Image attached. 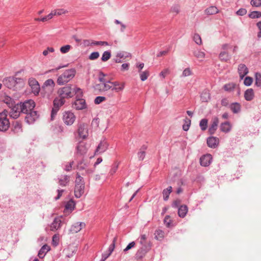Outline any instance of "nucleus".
Masks as SVG:
<instances>
[{
	"instance_id": "obj_1",
	"label": "nucleus",
	"mask_w": 261,
	"mask_h": 261,
	"mask_svg": "<svg viewBox=\"0 0 261 261\" xmlns=\"http://www.w3.org/2000/svg\"><path fill=\"white\" fill-rule=\"evenodd\" d=\"M57 93L60 97L68 98L72 97L74 95L76 97H82L83 91L82 89L75 86L68 85L58 89Z\"/></svg>"
},
{
	"instance_id": "obj_2",
	"label": "nucleus",
	"mask_w": 261,
	"mask_h": 261,
	"mask_svg": "<svg viewBox=\"0 0 261 261\" xmlns=\"http://www.w3.org/2000/svg\"><path fill=\"white\" fill-rule=\"evenodd\" d=\"M76 70L72 68L66 70L61 74L57 79V83L59 85H63L71 81L75 76Z\"/></svg>"
},
{
	"instance_id": "obj_3",
	"label": "nucleus",
	"mask_w": 261,
	"mask_h": 261,
	"mask_svg": "<svg viewBox=\"0 0 261 261\" xmlns=\"http://www.w3.org/2000/svg\"><path fill=\"white\" fill-rule=\"evenodd\" d=\"M147 236L145 234H142L140 238V243L142 247L137 252V257L138 258H142L145 254L150 249L151 245L150 243H146Z\"/></svg>"
},
{
	"instance_id": "obj_4",
	"label": "nucleus",
	"mask_w": 261,
	"mask_h": 261,
	"mask_svg": "<svg viewBox=\"0 0 261 261\" xmlns=\"http://www.w3.org/2000/svg\"><path fill=\"white\" fill-rule=\"evenodd\" d=\"M8 111L4 110L0 113V131L5 132L10 127V122L7 118Z\"/></svg>"
},
{
	"instance_id": "obj_5",
	"label": "nucleus",
	"mask_w": 261,
	"mask_h": 261,
	"mask_svg": "<svg viewBox=\"0 0 261 261\" xmlns=\"http://www.w3.org/2000/svg\"><path fill=\"white\" fill-rule=\"evenodd\" d=\"M19 105L21 106V113L25 114L34 111L35 107V103L32 99L26 100L23 103H20Z\"/></svg>"
},
{
	"instance_id": "obj_6",
	"label": "nucleus",
	"mask_w": 261,
	"mask_h": 261,
	"mask_svg": "<svg viewBox=\"0 0 261 261\" xmlns=\"http://www.w3.org/2000/svg\"><path fill=\"white\" fill-rule=\"evenodd\" d=\"M63 120L65 124L71 125L75 121V116L73 113L66 111L63 114Z\"/></svg>"
},
{
	"instance_id": "obj_7",
	"label": "nucleus",
	"mask_w": 261,
	"mask_h": 261,
	"mask_svg": "<svg viewBox=\"0 0 261 261\" xmlns=\"http://www.w3.org/2000/svg\"><path fill=\"white\" fill-rule=\"evenodd\" d=\"M29 85L31 88L32 93L35 95H38L40 87L38 81L34 78H31L29 80Z\"/></svg>"
},
{
	"instance_id": "obj_8",
	"label": "nucleus",
	"mask_w": 261,
	"mask_h": 261,
	"mask_svg": "<svg viewBox=\"0 0 261 261\" xmlns=\"http://www.w3.org/2000/svg\"><path fill=\"white\" fill-rule=\"evenodd\" d=\"M78 134L80 137L85 139L88 136V124L81 123L78 127Z\"/></svg>"
},
{
	"instance_id": "obj_9",
	"label": "nucleus",
	"mask_w": 261,
	"mask_h": 261,
	"mask_svg": "<svg viewBox=\"0 0 261 261\" xmlns=\"http://www.w3.org/2000/svg\"><path fill=\"white\" fill-rule=\"evenodd\" d=\"M10 108L11 111L9 113L10 117L14 119L17 118L21 113V106L19 103L14 105Z\"/></svg>"
},
{
	"instance_id": "obj_10",
	"label": "nucleus",
	"mask_w": 261,
	"mask_h": 261,
	"mask_svg": "<svg viewBox=\"0 0 261 261\" xmlns=\"http://www.w3.org/2000/svg\"><path fill=\"white\" fill-rule=\"evenodd\" d=\"M97 89L101 92H106L110 89L112 90L113 87V82L107 81L103 83H99L96 85Z\"/></svg>"
},
{
	"instance_id": "obj_11",
	"label": "nucleus",
	"mask_w": 261,
	"mask_h": 261,
	"mask_svg": "<svg viewBox=\"0 0 261 261\" xmlns=\"http://www.w3.org/2000/svg\"><path fill=\"white\" fill-rule=\"evenodd\" d=\"M54 89L47 87H42L41 95L42 97L47 99H51L53 98V94Z\"/></svg>"
},
{
	"instance_id": "obj_12",
	"label": "nucleus",
	"mask_w": 261,
	"mask_h": 261,
	"mask_svg": "<svg viewBox=\"0 0 261 261\" xmlns=\"http://www.w3.org/2000/svg\"><path fill=\"white\" fill-rule=\"evenodd\" d=\"M85 226L86 224L84 222H76L71 225L69 232L71 233H77L85 228Z\"/></svg>"
},
{
	"instance_id": "obj_13",
	"label": "nucleus",
	"mask_w": 261,
	"mask_h": 261,
	"mask_svg": "<svg viewBox=\"0 0 261 261\" xmlns=\"http://www.w3.org/2000/svg\"><path fill=\"white\" fill-rule=\"evenodd\" d=\"M62 226V218L60 217H56L50 225V230L56 231L61 228Z\"/></svg>"
},
{
	"instance_id": "obj_14",
	"label": "nucleus",
	"mask_w": 261,
	"mask_h": 261,
	"mask_svg": "<svg viewBox=\"0 0 261 261\" xmlns=\"http://www.w3.org/2000/svg\"><path fill=\"white\" fill-rule=\"evenodd\" d=\"M82 97H76V99L73 104V107L76 110H83L86 108L85 100L81 98Z\"/></svg>"
},
{
	"instance_id": "obj_15",
	"label": "nucleus",
	"mask_w": 261,
	"mask_h": 261,
	"mask_svg": "<svg viewBox=\"0 0 261 261\" xmlns=\"http://www.w3.org/2000/svg\"><path fill=\"white\" fill-rule=\"evenodd\" d=\"M108 142L105 140L101 141L95 151V154H99L105 152L108 149Z\"/></svg>"
},
{
	"instance_id": "obj_16",
	"label": "nucleus",
	"mask_w": 261,
	"mask_h": 261,
	"mask_svg": "<svg viewBox=\"0 0 261 261\" xmlns=\"http://www.w3.org/2000/svg\"><path fill=\"white\" fill-rule=\"evenodd\" d=\"M38 117L37 113L35 111H31L26 114L25 117V121L29 123H33Z\"/></svg>"
},
{
	"instance_id": "obj_17",
	"label": "nucleus",
	"mask_w": 261,
	"mask_h": 261,
	"mask_svg": "<svg viewBox=\"0 0 261 261\" xmlns=\"http://www.w3.org/2000/svg\"><path fill=\"white\" fill-rule=\"evenodd\" d=\"M16 80L14 77H7L3 80V83L5 86L9 89H12L16 87Z\"/></svg>"
},
{
	"instance_id": "obj_18",
	"label": "nucleus",
	"mask_w": 261,
	"mask_h": 261,
	"mask_svg": "<svg viewBox=\"0 0 261 261\" xmlns=\"http://www.w3.org/2000/svg\"><path fill=\"white\" fill-rule=\"evenodd\" d=\"M212 160V156L210 154L203 155L200 158V164L203 166H208Z\"/></svg>"
},
{
	"instance_id": "obj_19",
	"label": "nucleus",
	"mask_w": 261,
	"mask_h": 261,
	"mask_svg": "<svg viewBox=\"0 0 261 261\" xmlns=\"http://www.w3.org/2000/svg\"><path fill=\"white\" fill-rule=\"evenodd\" d=\"M238 70L240 77L242 80L248 73V69L247 67L243 64H241L239 65Z\"/></svg>"
},
{
	"instance_id": "obj_20",
	"label": "nucleus",
	"mask_w": 261,
	"mask_h": 261,
	"mask_svg": "<svg viewBox=\"0 0 261 261\" xmlns=\"http://www.w3.org/2000/svg\"><path fill=\"white\" fill-rule=\"evenodd\" d=\"M85 186L81 185L79 186L75 185L74 188V195L76 198H80L82 196L84 192Z\"/></svg>"
},
{
	"instance_id": "obj_21",
	"label": "nucleus",
	"mask_w": 261,
	"mask_h": 261,
	"mask_svg": "<svg viewBox=\"0 0 261 261\" xmlns=\"http://www.w3.org/2000/svg\"><path fill=\"white\" fill-rule=\"evenodd\" d=\"M125 86V83L124 82L119 83L118 82H113V87L112 90H114L116 92L122 91Z\"/></svg>"
},
{
	"instance_id": "obj_22",
	"label": "nucleus",
	"mask_w": 261,
	"mask_h": 261,
	"mask_svg": "<svg viewBox=\"0 0 261 261\" xmlns=\"http://www.w3.org/2000/svg\"><path fill=\"white\" fill-rule=\"evenodd\" d=\"M65 103L64 98L62 97H56L54 100V108L59 110L60 108Z\"/></svg>"
},
{
	"instance_id": "obj_23",
	"label": "nucleus",
	"mask_w": 261,
	"mask_h": 261,
	"mask_svg": "<svg viewBox=\"0 0 261 261\" xmlns=\"http://www.w3.org/2000/svg\"><path fill=\"white\" fill-rule=\"evenodd\" d=\"M219 143V140L216 137H211L207 139V145L211 148H215Z\"/></svg>"
},
{
	"instance_id": "obj_24",
	"label": "nucleus",
	"mask_w": 261,
	"mask_h": 261,
	"mask_svg": "<svg viewBox=\"0 0 261 261\" xmlns=\"http://www.w3.org/2000/svg\"><path fill=\"white\" fill-rule=\"evenodd\" d=\"M219 122V119L217 117L213 119L212 124L209 128V132L211 134H214L217 129Z\"/></svg>"
},
{
	"instance_id": "obj_25",
	"label": "nucleus",
	"mask_w": 261,
	"mask_h": 261,
	"mask_svg": "<svg viewBox=\"0 0 261 261\" xmlns=\"http://www.w3.org/2000/svg\"><path fill=\"white\" fill-rule=\"evenodd\" d=\"M254 94L253 90L251 88L248 89L244 93L245 99L247 101H250L254 98Z\"/></svg>"
},
{
	"instance_id": "obj_26",
	"label": "nucleus",
	"mask_w": 261,
	"mask_h": 261,
	"mask_svg": "<svg viewBox=\"0 0 261 261\" xmlns=\"http://www.w3.org/2000/svg\"><path fill=\"white\" fill-rule=\"evenodd\" d=\"M219 13V10L216 6H211L204 10V13L208 15H214Z\"/></svg>"
},
{
	"instance_id": "obj_27",
	"label": "nucleus",
	"mask_w": 261,
	"mask_h": 261,
	"mask_svg": "<svg viewBox=\"0 0 261 261\" xmlns=\"http://www.w3.org/2000/svg\"><path fill=\"white\" fill-rule=\"evenodd\" d=\"M50 250V247L47 245H45L42 247L38 252V256L40 258H42L45 256V254Z\"/></svg>"
},
{
	"instance_id": "obj_28",
	"label": "nucleus",
	"mask_w": 261,
	"mask_h": 261,
	"mask_svg": "<svg viewBox=\"0 0 261 261\" xmlns=\"http://www.w3.org/2000/svg\"><path fill=\"white\" fill-rule=\"evenodd\" d=\"M188 210V207L186 205H181L178 208V216L180 217L184 218L186 215Z\"/></svg>"
},
{
	"instance_id": "obj_29",
	"label": "nucleus",
	"mask_w": 261,
	"mask_h": 261,
	"mask_svg": "<svg viewBox=\"0 0 261 261\" xmlns=\"http://www.w3.org/2000/svg\"><path fill=\"white\" fill-rule=\"evenodd\" d=\"M231 128V125L228 122H225L221 124L220 129L221 131L227 133L230 130Z\"/></svg>"
},
{
	"instance_id": "obj_30",
	"label": "nucleus",
	"mask_w": 261,
	"mask_h": 261,
	"mask_svg": "<svg viewBox=\"0 0 261 261\" xmlns=\"http://www.w3.org/2000/svg\"><path fill=\"white\" fill-rule=\"evenodd\" d=\"M230 108L233 113H237L240 111L241 105L237 102L233 103L230 106Z\"/></svg>"
},
{
	"instance_id": "obj_31",
	"label": "nucleus",
	"mask_w": 261,
	"mask_h": 261,
	"mask_svg": "<svg viewBox=\"0 0 261 261\" xmlns=\"http://www.w3.org/2000/svg\"><path fill=\"white\" fill-rule=\"evenodd\" d=\"M55 86V83L52 79H48L43 84L42 87H47L48 88H51L54 89Z\"/></svg>"
},
{
	"instance_id": "obj_32",
	"label": "nucleus",
	"mask_w": 261,
	"mask_h": 261,
	"mask_svg": "<svg viewBox=\"0 0 261 261\" xmlns=\"http://www.w3.org/2000/svg\"><path fill=\"white\" fill-rule=\"evenodd\" d=\"M69 181V176L64 175L59 180V184L62 186H65Z\"/></svg>"
},
{
	"instance_id": "obj_33",
	"label": "nucleus",
	"mask_w": 261,
	"mask_h": 261,
	"mask_svg": "<svg viewBox=\"0 0 261 261\" xmlns=\"http://www.w3.org/2000/svg\"><path fill=\"white\" fill-rule=\"evenodd\" d=\"M172 188L170 186L168 187L166 189H164L163 191V198L165 200H168L169 195L172 192Z\"/></svg>"
},
{
	"instance_id": "obj_34",
	"label": "nucleus",
	"mask_w": 261,
	"mask_h": 261,
	"mask_svg": "<svg viewBox=\"0 0 261 261\" xmlns=\"http://www.w3.org/2000/svg\"><path fill=\"white\" fill-rule=\"evenodd\" d=\"M154 235L156 240H161L164 238L165 233L163 230L158 229L155 231Z\"/></svg>"
},
{
	"instance_id": "obj_35",
	"label": "nucleus",
	"mask_w": 261,
	"mask_h": 261,
	"mask_svg": "<svg viewBox=\"0 0 261 261\" xmlns=\"http://www.w3.org/2000/svg\"><path fill=\"white\" fill-rule=\"evenodd\" d=\"M219 58L221 61L227 62L228 60H229L230 57L227 53L225 51H222L220 54Z\"/></svg>"
},
{
	"instance_id": "obj_36",
	"label": "nucleus",
	"mask_w": 261,
	"mask_h": 261,
	"mask_svg": "<svg viewBox=\"0 0 261 261\" xmlns=\"http://www.w3.org/2000/svg\"><path fill=\"white\" fill-rule=\"evenodd\" d=\"M13 131L15 133H18L22 132L21 124L17 121L15 122L13 125Z\"/></svg>"
},
{
	"instance_id": "obj_37",
	"label": "nucleus",
	"mask_w": 261,
	"mask_h": 261,
	"mask_svg": "<svg viewBox=\"0 0 261 261\" xmlns=\"http://www.w3.org/2000/svg\"><path fill=\"white\" fill-rule=\"evenodd\" d=\"M194 56L202 61L205 58V53L200 50H196L194 53Z\"/></svg>"
},
{
	"instance_id": "obj_38",
	"label": "nucleus",
	"mask_w": 261,
	"mask_h": 261,
	"mask_svg": "<svg viewBox=\"0 0 261 261\" xmlns=\"http://www.w3.org/2000/svg\"><path fill=\"white\" fill-rule=\"evenodd\" d=\"M75 206V203L74 202L70 200H69L67 204L65 205V209L66 210L69 211L70 212H71L72 210H73Z\"/></svg>"
},
{
	"instance_id": "obj_39",
	"label": "nucleus",
	"mask_w": 261,
	"mask_h": 261,
	"mask_svg": "<svg viewBox=\"0 0 261 261\" xmlns=\"http://www.w3.org/2000/svg\"><path fill=\"white\" fill-rule=\"evenodd\" d=\"M111 57V52L109 51H105L102 54V57H101V61L103 62H106L108 60H109Z\"/></svg>"
},
{
	"instance_id": "obj_40",
	"label": "nucleus",
	"mask_w": 261,
	"mask_h": 261,
	"mask_svg": "<svg viewBox=\"0 0 261 261\" xmlns=\"http://www.w3.org/2000/svg\"><path fill=\"white\" fill-rule=\"evenodd\" d=\"M235 87H236V84L231 83H229V84H227L225 85L224 86L223 88H224V89L226 91L230 92V91L233 90Z\"/></svg>"
},
{
	"instance_id": "obj_41",
	"label": "nucleus",
	"mask_w": 261,
	"mask_h": 261,
	"mask_svg": "<svg viewBox=\"0 0 261 261\" xmlns=\"http://www.w3.org/2000/svg\"><path fill=\"white\" fill-rule=\"evenodd\" d=\"M56 16H60L67 14L68 11L64 9H57L54 10Z\"/></svg>"
},
{
	"instance_id": "obj_42",
	"label": "nucleus",
	"mask_w": 261,
	"mask_h": 261,
	"mask_svg": "<svg viewBox=\"0 0 261 261\" xmlns=\"http://www.w3.org/2000/svg\"><path fill=\"white\" fill-rule=\"evenodd\" d=\"M75 182V185H79V186H80L81 185H83V186H85V182H84L83 178L82 176H81L78 173L76 175V177Z\"/></svg>"
},
{
	"instance_id": "obj_43",
	"label": "nucleus",
	"mask_w": 261,
	"mask_h": 261,
	"mask_svg": "<svg viewBox=\"0 0 261 261\" xmlns=\"http://www.w3.org/2000/svg\"><path fill=\"white\" fill-rule=\"evenodd\" d=\"M54 16H56V14H55L54 11L53 10L49 14L42 18L41 20L43 22L47 21L51 19Z\"/></svg>"
},
{
	"instance_id": "obj_44",
	"label": "nucleus",
	"mask_w": 261,
	"mask_h": 261,
	"mask_svg": "<svg viewBox=\"0 0 261 261\" xmlns=\"http://www.w3.org/2000/svg\"><path fill=\"white\" fill-rule=\"evenodd\" d=\"M76 148L77 152L81 154H85L87 151L86 147L85 146V145L82 144H80L79 145H78Z\"/></svg>"
},
{
	"instance_id": "obj_45",
	"label": "nucleus",
	"mask_w": 261,
	"mask_h": 261,
	"mask_svg": "<svg viewBox=\"0 0 261 261\" xmlns=\"http://www.w3.org/2000/svg\"><path fill=\"white\" fill-rule=\"evenodd\" d=\"M210 99V94L207 92H203L201 95V99L202 101L206 102Z\"/></svg>"
},
{
	"instance_id": "obj_46",
	"label": "nucleus",
	"mask_w": 261,
	"mask_h": 261,
	"mask_svg": "<svg viewBox=\"0 0 261 261\" xmlns=\"http://www.w3.org/2000/svg\"><path fill=\"white\" fill-rule=\"evenodd\" d=\"M71 48V45H66L62 46L60 48V50L62 54H66V53H68L70 51Z\"/></svg>"
},
{
	"instance_id": "obj_47",
	"label": "nucleus",
	"mask_w": 261,
	"mask_h": 261,
	"mask_svg": "<svg viewBox=\"0 0 261 261\" xmlns=\"http://www.w3.org/2000/svg\"><path fill=\"white\" fill-rule=\"evenodd\" d=\"M193 40L198 45H201L202 43L201 38L198 34H195L193 36Z\"/></svg>"
},
{
	"instance_id": "obj_48",
	"label": "nucleus",
	"mask_w": 261,
	"mask_h": 261,
	"mask_svg": "<svg viewBox=\"0 0 261 261\" xmlns=\"http://www.w3.org/2000/svg\"><path fill=\"white\" fill-rule=\"evenodd\" d=\"M140 78H141V81H144L146 80H147V79L149 76V72L148 71H145L143 72H140Z\"/></svg>"
},
{
	"instance_id": "obj_49",
	"label": "nucleus",
	"mask_w": 261,
	"mask_h": 261,
	"mask_svg": "<svg viewBox=\"0 0 261 261\" xmlns=\"http://www.w3.org/2000/svg\"><path fill=\"white\" fill-rule=\"evenodd\" d=\"M170 71L169 69L166 68L162 70L160 73V76L162 77V79H164L165 77L170 74Z\"/></svg>"
},
{
	"instance_id": "obj_50",
	"label": "nucleus",
	"mask_w": 261,
	"mask_h": 261,
	"mask_svg": "<svg viewBox=\"0 0 261 261\" xmlns=\"http://www.w3.org/2000/svg\"><path fill=\"white\" fill-rule=\"evenodd\" d=\"M207 125V120L206 119H202L200 122V126L202 130L206 129Z\"/></svg>"
},
{
	"instance_id": "obj_51",
	"label": "nucleus",
	"mask_w": 261,
	"mask_h": 261,
	"mask_svg": "<svg viewBox=\"0 0 261 261\" xmlns=\"http://www.w3.org/2000/svg\"><path fill=\"white\" fill-rule=\"evenodd\" d=\"M4 101L7 103L10 108H11V107L14 105L13 100L9 96L5 97Z\"/></svg>"
},
{
	"instance_id": "obj_52",
	"label": "nucleus",
	"mask_w": 261,
	"mask_h": 261,
	"mask_svg": "<svg viewBox=\"0 0 261 261\" xmlns=\"http://www.w3.org/2000/svg\"><path fill=\"white\" fill-rule=\"evenodd\" d=\"M99 57V53L97 51L92 53L89 56V59L90 60H95Z\"/></svg>"
},
{
	"instance_id": "obj_53",
	"label": "nucleus",
	"mask_w": 261,
	"mask_h": 261,
	"mask_svg": "<svg viewBox=\"0 0 261 261\" xmlns=\"http://www.w3.org/2000/svg\"><path fill=\"white\" fill-rule=\"evenodd\" d=\"M255 84L257 86H261V74L256 73L255 74Z\"/></svg>"
},
{
	"instance_id": "obj_54",
	"label": "nucleus",
	"mask_w": 261,
	"mask_h": 261,
	"mask_svg": "<svg viewBox=\"0 0 261 261\" xmlns=\"http://www.w3.org/2000/svg\"><path fill=\"white\" fill-rule=\"evenodd\" d=\"M59 241V234H54L53 237V239H52L53 245H54L55 246H56L58 244Z\"/></svg>"
},
{
	"instance_id": "obj_55",
	"label": "nucleus",
	"mask_w": 261,
	"mask_h": 261,
	"mask_svg": "<svg viewBox=\"0 0 261 261\" xmlns=\"http://www.w3.org/2000/svg\"><path fill=\"white\" fill-rule=\"evenodd\" d=\"M91 45H109V43L107 41H92Z\"/></svg>"
},
{
	"instance_id": "obj_56",
	"label": "nucleus",
	"mask_w": 261,
	"mask_h": 261,
	"mask_svg": "<svg viewBox=\"0 0 261 261\" xmlns=\"http://www.w3.org/2000/svg\"><path fill=\"white\" fill-rule=\"evenodd\" d=\"M260 16L261 12L258 11H253L249 14V17L251 18H259Z\"/></svg>"
},
{
	"instance_id": "obj_57",
	"label": "nucleus",
	"mask_w": 261,
	"mask_h": 261,
	"mask_svg": "<svg viewBox=\"0 0 261 261\" xmlns=\"http://www.w3.org/2000/svg\"><path fill=\"white\" fill-rule=\"evenodd\" d=\"M253 82V79L250 76H247L245 78L244 84L245 85L250 86Z\"/></svg>"
},
{
	"instance_id": "obj_58",
	"label": "nucleus",
	"mask_w": 261,
	"mask_h": 261,
	"mask_svg": "<svg viewBox=\"0 0 261 261\" xmlns=\"http://www.w3.org/2000/svg\"><path fill=\"white\" fill-rule=\"evenodd\" d=\"M98 79L100 82L99 83H103L107 82V81H109V80H107L106 78V75L103 74L102 72L100 73Z\"/></svg>"
},
{
	"instance_id": "obj_59",
	"label": "nucleus",
	"mask_w": 261,
	"mask_h": 261,
	"mask_svg": "<svg viewBox=\"0 0 261 261\" xmlns=\"http://www.w3.org/2000/svg\"><path fill=\"white\" fill-rule=\"evenodd\" d=\"M192 72L190 68H187L183 71L182 76L184 77H186L192 75Z\"/></svg>"
},
{
	"instance_id": "obj_60",
	"label": "nucleus",
	"mask_w": 261,
	"mask_h": 261,
	"mask_svg": "<svg viewBox=\"0 0 261 261\" xmlns=\"http://www.w3.org/2000/svg\"><path fill=\"white\" fill-rule=\"evenodd\" d=\"M55 51V49L52 47H48L46 49H45L43 53L42 54L44 56H46L48 55V54L49 53H54Z\"/></svg>"
},
{
	"instance_id": "obj_61",
	"label": "nucleus",
	"mask_w": 261,
	"mask_h": 261,
	"mask_svg": "<svg viewBox=\"0 0 261 261\" xmlns=\"http://www.w3.org/2000/svg\"><path fill=\"white\" fill-rule=\"evenodd\" d=\"M106 100V98L104 96H97L95 98L94 100V102L96 104H99L101 102L105 101Z\"/></svg>"
},
{
	"instance_id": "obj_62",
	"label": "nucleus",
	"mask_w": 261,
	"mask_h": 261,
	"mask_svg": "<svg viewBox=\"0 0 261 261\" xmlns=\"http://www.w3.org/2000/svg\"><path fill=\"white\" fill-rule=\"evenodd\" d=\"M250 4L252 6L258 7L261 6V0H251Z\"/></svg>"
},
{
	"instance_id": "obj_63",
	"label": "nucleus",
	"mask_w": 261,
	"mask_h": 261,
	"mask_svg": "<svg viewBox=\"0 0 261 261\" xmlns=\"http://www.w3.org/2000/svg\"><path fill=\"white\" fill-rule=\"evenodd\" d=\"M118 166H119L118 163H117V162L115 163L113 167L112 168V169L110 172V173L111 175L114 174L116 172V171L117 170V169L118 168Z\"/></svg>"
},
{
	"instance_id": "obj_64",
	"label": "nucleus",
	"mask_w": 261,
	"mask_h": 261,
	"mask_svg": "<svg viewBox=\"0 0 261 261\" xmlns=\"http://www.w3.org/2000/svg\"><path fill=\"white\" fill-rule=\"evenodd\" d=\"M145 156V152L143 150H140L138 153V158L140 161H142Z\"/></svg>"
}]
</instances>
